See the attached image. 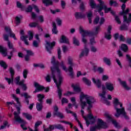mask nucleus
Listing matches in <instances>:
<instances>
[{
	"label": "nucleus",
	"mask_w": 131,
	"mask_h": 131,
	"mask_svg": "<svg viewBox=\"0 0 131 131\" xmlns=\"http://www.w3.org/2000/svg\"><path fill=\"white\" fill-rule=\"evenodd\" d=\"M27 55L28 56H33L34 53L31 50H26Z\"/></svg>",
	"instance_id": "55"
},
{
	"label": "nucleus",
	"mask_w": 131,
	"mask_h": 131,
	"mask_svg": "<svg viewBox=\"0 0 131 131\" xmlns=\"http://www.w3.org/2000/svg\"><path fill=\"white\" fill-rule=\"evenodd\" d=\"M73 116H74L76 121H77L78 124H79L81 128H82V129H83V127L82 126V125L81 124L79 120H78V119H77V115H76V114H74Z\"/></svg>",
	"instance_id": "40"
},
{
	"label": "nucleus",
	"mask_w": 131,
	"mask_h": 131,
	"mask_svg": "<svg viewBox=\"0 0 131 131\" xmlns=\"http://www.w3.org/2000/svg\"><path fill=\"white\" fill-rule=\"evenodd\" d=\"M16 6L17 8H19V9H24L25 8V6L22 5V4L18 1L16 2Z\"/></svg>",
	"instance_id": "51"
},
{
	"label": "nucleus",
	"mask_w": 131,
	"mask_h": 131,
	"mask_svg": "<svg viewBox=\"0 0 131 131\" xmlns=\"http://www.w3.org/2000/svg\"><path fill=\"white\" fill-rule=\"evenodd\" d=\"M51 75L53 80L56 84L57 92L59 100L62 99V89H61V84L63 81V77L61 76V71L58 67H51Z\"/></svg>",
	"instance_id": "2"
},
{
	"label": "nucleus",
	"mask_w": 131,
	"mask_h": 131,
	"mask_svg": "<svg viewBox=\"0 0 131 131\" xmlns=\"http://www.w3.org/2000/svg\"><path fill=\"white\" fill-rule=\"evenodd\" d=\"M33 46L35 48H38V43L37 42L36 40H34L33 42Z\"/></svg>",
	"instance_id": "64"
},
{
	"label": "nucleus",
	"mask_w": 131,
	"mask_h": 131,
	"mask_svg": "<svg viewBox=\"0 0 131 131\" xmlns=\"http://www.w3.org/2000/svg\"><path fill=\"white\" fill-rule=\"evenodd\" d=\"M81 113L82 117L84 118V119H85V120L86 121V124L87 126H89V125H90V121H89V120H88V118H86V117L83 116V115L84 114V111H83V110H81Z\"/></svg>",
	"instance_id": "32"
},
{
	"label": "nucleus",
	"mask_w": 131,
	"mask_h": 131,
	"mask_svg": "<svg viewBox=\"0 0 131 131\" xmlns=\"http://www.w3.org/2000/svg\"><path fill=\"white\" fill-rule=\"evenodd\" d=\"M68 61H69V64L71 65L70 67H69L68 71L70 73L69 75L71 77V78H73L74 74H73V68L72 66H73V59L71 57L68 58Z\"/></svg>",
	"instance_id": "10"
},
{
	"label": "nucleus",
	"mask_w": 131,
	"mask_h": 131,
	"mask_svg": "<svg viewBox=\"0 0 131 131\" xmlns=\"http://www.w3.org/2000/svg\"><path fill=\"white\" fill-rule=\"evenodd\" d=\"M34 86L36 88V89L33 92L34 94H35V93H38V92H41L46 89L43 86L39 85V84L36 82H34Z\"/></svg>",
	"instance_id": "12"
},
{
	"label": "nucleus",
	"mask_w": 131,
	"mask_h": 131,
	"mask_svg": "<svg viewBox=\"0 0 131 131\" xmlns=\"http://www.w3.org/2000/svg\"><path fill=\"white\" fill-rule=\"evenodd\" d=\"M104 37L106 38V39H111V37H112V36L111 35V33H109L108 32H107V33H105Z\"/></svg>",
	"instance_id": "42"
},
{
	"label": "nucleus",
	"mask_w": 131,
	"mask_h": 131,
	"mask_svg": "<svg viewBox=\"0 0 131 131\" xmlns=\"http://www.w3.org/2000/svg\"><path fill=\"white\" fill-rule=\"evenodd\" d=\"M60 42L61 43L69 44V40H68V39H67L66 36H65L64 35H62L61 37V39H60Z\"/></svg>",
	"instance_id": "22"
},
{
	"label": "nucleus",
	"mask_w": 131,
	"mask_h": 131,
	"mask_svg": "<svg viewBox=\"0 0 131 131\" xmlns=\"http://www.w3.org/2000/svg\"><path fill=\"white\" fill-rule=\"evenodd\" d=\"M7 45H8V47L9 49H10V50H12L10 52V54H11V55H12V53H15V52H17V50L15 49V48H14L13 43L12 42H11V41H8V42H7Z\"/></svg>",
	"instance_id": "17"
},
{
	"label": "nucleus",
	"mask_w": 131,
	"mask_h": 131,
	"mask_svg": "<svg viewBox=\"0 0 131 131\" xmlns=\"http://www.w3.org/2000/svg\"><path fill=\"white\" fill-rule=\"evenodd\" d=\"M82 81L84 82V83L87 84V85H91V84H92V82H91L90 80L85 77L82 78Z\"/></svg>",
	"instance_id": "33"
},
{
	"label": "nucleus",
	"mask_w": 131,
	"mask_h": 131,
	"mask_svg": "<svg viewBox=\"0 0 131 131\" xmlns=\"http://www.w3.org/2000/svg\"><path fill=\"white\" fill-rule=\"evenodd\" d=\"M73 43L75 46H79V41L75 37H73Z\"/></svg>",
	"instance_id": "48"
},
{
	"label": "nucleus",
	"mask_w": 131,
	"mask_h": 131,
	"mask_svg": "<svg viewBox=\"0 0 131 131\" xmlns=\"http://www.w3.org/2000/svg\"><path fill=\"white\" fill-rule=\"evenodd\" d=\"M125 7H126L125 4H122L121 6L122 12L120 13V15H121V16H123V15L125 14V13L126 12V10H125Z\"/></svg>",
	"instance_id": "34"
},
{
	"label": "nucleus",
	"mask_w": 131,
	"mask_h": 131,
	"mask_svg": "<svg viewBox=\"0 0 131 131\" xmlns=\"http://www.w3.org/2000/svg\"><path fill=\"white\" fill-rule=\"evenodd\" d=\"M80 103L82 109H84L86 105H89L87 108L89 113L88 118L90 119V120H92V119H93V120L95 121L94 116H93V114L91 113V109L93 108L92 104L95 103V99H94V97L90 96L88 95H84L83 93L81 92L80 96Z\"/></svg>",
	"instance_id": "1"
},
{
	"label": "nucleus",
	"mask_w": 131,
	"mask_h": 131,
	"mask_svg": "<svg viewBox=\"0 0 131 131\" xmlns=\"http://www.w3.org/2000/svg\"><path fill=\"white\" fill-rule=\"evenodd\" d=\"M92 80L93 81V82L96 84L97 88H98V89H100L101 88V86H102V84L101 83V81L99 80V79L96 80V79H95V78H93Z\"/></svg>",
	"instance_id": "24"
},
{
	"label": "nucleus",
	"mask_w": 131,
	"mask_h": 131,
	"mask_svg": "<svg viewBox=\"0 0 131 131\" xmlns=\"http://www.w3.org/2000/svg\"><path fill=\"white\" fill-rule=\"evenodd\" d=\"M27 74H28V70L27 69L24 70L23 71V76L24 78H27Z\"/></svg>",
	"instance_id": "52"
},
{
	"label": "nucleus",
	"mask_w": 131,
	"mask_h": 131,
	"mask_svg": "<svg viewBox=\"0 0 131 131\" xmlns=\"http://www.w3.org/2000/svg\"><path fill=\"white\" fill-rule=\"evenodd\" d=\"M114 106L115 109L116 110V113L115 115L116 117H119L120 115H123L124 118L127 120L129 119L128 116L126 115V113H125V111L124 110V107H122L121 108H119L120 107H122V103H120L118 100V99L115 98L114 101Z\"/></svg>",
	"instance_id": "3"
},
{
	"label": "nucleus",
	"mask_w": 131,
	"mask_h": 131,
	"mask_svg": "<svg viewBox=\"0 0 131 131\" xmlns=\"http://www.w3.org/2000/svg\"><path fill=\"white\" fill-rule=\"evenodd\" d=\"M29 26L30 27L33 28V27H37L38 30H39V28H40V26L38 25V23H35V22H32L29 24Z\"/></svg>",
	"instance_id": "26"
},
{
	"label": "nucleus",
	"mask_w": 131,
	"mask_h": 131,
	"mask_svg": "<svg viewBox=\"0 0 131 131\" xmlns=\"http://www.w3.org/2000/svg\"><path fill=\"white\" fill-rule=\"evenodd\" d=\"M102 88V93L99 94V96L101 97L102 98H103V99H105L106 97L105 96V95H106V91H105V90H106V88L104 85H101Z\"/></svg>",
	"instance_id": "27"
},
{
	"label": "nucleus",
	"mask_w": 131,
	"mask_h": 131,
	"mask_svg": "<svg viewBox=\"0 0 131 131\" xmlns=\"http://www.w3.org/2000/svg\"><path fill=\"white\" fill-rule=\"evenodd\" d=\"M128 12H129V9L127 8L126 10V13H125V14L123 15V23H124V22H126V23L128 24L130 23L131 22V13L129 14V16L128 18H127V14H128Z\"/></svg>",
	"instance_id": "11"
},
{
	"label": "nucleus",
	"mask_w": 131,
	"mask_h": 131,
	"mask_svg": "<svg viewBox=\"0 0 131 131\" xmlns=\"http://www.w3.org/2000/svg\"><path fill=\"white\" fill-rule=\"evenodd\" d=\"M96 127L97 129H101V128H107V127H108V126L107 125V124L106 123L103 121V120L101 119H98Z\"/></svg>",
	"instance_id": "8"
},
{
	"label": "nucleus",
	"mask_w": 131,
	"mask_h": 131,
	"mask_svg": "<svg viewBox=\"0 0 131 131\" xmlns=\"http://www.w3.org/2000/svg\"><path fill=\"white\" fill-rule=\"evenodd\" d=\"M6 80H7L8 84H11V83H13L14 82V77H11V78H5Z\"/></svg>",
	"instance_id": "39"
},
{
	"label": "nucleus",
	"mask_w": 131,
	"mask_h": 131,
	"mask_svg": "<svg viewBox=\"0 0 131 131\" xmlns=\"http://www.w3.org/2000/svg\"><path fill=\"white\" fill-rule=\"evenodd\" d=\"M75 17L77 19H82L85 18V14H83L81 12H75Z\"/></svg>",
	"instance_id": "19"
},
{
	"label": "nucleus",
	"mask_w": 131,
	"mask_h": 131,
	"mask_svg": "<svg viewBox=\"0 0 131 131\" xmlns=\"http://www.w3.org/2000/svg\"><path fill=\"white\" fill-rule=\"evenodd\" d=\"M68 103V99H67L66 98L63 97L62 99L61 100V104L62 105H64V103Z\"/></svg>",
	"instance_id": "58"
},
{
	"label": "nucleus",
	"mask_w": 131,
	"mask_h": 131,
	"mask_svg": "<svg viewBox=\"0 0 131 131\" xmlns=\"http://www.w3.org/2000/svg\"><path fill=\"white\" fill-rule=\"evenodd\" d=\"M3 36H4V40H6V41H7V42L10 41V40H9V36L8 35L4 34L3 35Z\"/></svg>",
	"instance_id": "62"
},
{
	"label": "nucleus",
	"mask_w": 131,
	"mask_h": 131,
	"mask_svg": "<svg viewBox=\"0 0 131 131\" xmlns=\"http://www.w3.org/2000/svg\"><path fill=\"white\" fill-rule=\"evenodd\" d=\"M57 54H58V59L59 60H61V59L62 58V56L61 55V49H60V48L58 49Z\"/></svg>",
	"instance_id": "53"
},
{
	"label": "nucleus",
	"mask_w": 131,
	"mask_h": 131,
	"mask_svg": "<svg viewBox=\"0 0 131 131\" xmlns=\"http://www.w3.org/2000/svg\"><path fill=\"white\" fill-rule=\"evenodd\" d=\"M15 21H16V25H18L19 24H20V18H19V17L16 16L15 17Z\"/></svg>",
	"instance_id": "60"
},
{
	"label": "nucleus",
	"mask_w": 131,
	"mask_h": 131,
	"mask_svg": "<svg viewBox=\"0 0 131 131\" xmlns=\"http://www.w3.org/2000/svg\"><path fill=\"white\" fill-rule=\"evenodd\" d=\"M33 9L32 6H31V5H29L26 9V12H27V13H30L32 12Z\"/></svg>",
	"instance_id": "50"
},
{
	"label": "nucleus",
	"mask_w": 131,
	"mask_h": 131,
	"mask_svg": "<svg viewBox=\"0 0 131 131\" xmlns=\"http://www.w3.org/2000/svg\"><path fill=\"white\" fill-rule=\"evenodd\" d=\"M71 86L73 89L74 92L75 93H80L81 89H80L79 84H74V83H72Z\"/></svg>",
	"instance_id": "16"
},
{
	"label": "nucleus",
	"mask_w": 131,
	"mask_h": 131,
	"mask_svg": "<svg viewBox=\"0 0 131 131\" xmlns=\"http://www.w3.org/2000/svg\"><path fill=\"white\" fill-rule=\"evenodd\" d=\"M118 81H119L120 84L122 85L123 88L125 89V90H126V91H129V90H131V88L127 86L125 81H122L121 79L120 78L118 79Z\"/></svg>",
	"instance_id": "15"
},
{
	"label": "nucleus",
	"mask_w": 131,
	"mask_h": 131,
	"mask_svg": "<svg viewBox=\"0 0 131 131\" xmlns=\"http://www.w3.org/2000/svg\"><path fill=\"white\" fill-rule=\"evenodd\" d=\"M54 115V116H57L58 117H59L60 118H64V115H63V114H62L59 112L55 113Z\"/></svg>",
	"instance_id": "46"
},
{
	"label": "nucleus",
	"mask_w": 131,
	"mask_h": 131,
	"mask_svg": "<svg viewBox=\"0 0 131 131\" xmlns=\"http://www.w3.org/2000/svg\"><path fill=\"white\" fill-rule=\"evenodd\" d=\"M121 49L122 51H123L124 53H126L127 51H128V47H127V45L126 44L123 43L121 46Z\"/></svg>",
	"instance_id": "28"
},
{
	"label": "nucleus",
	"mask_w": 131,
	"mask_h": 131,
	"mask_svg": "<svg viewBox=\"0 0 131 131\" xmlns=\"http://www.w3.org/2000/svg\"><path fill=\"white\" fill-rule=\"evenodd\" d=\"M89 2H90V6L92 8V9H96H96H97V7L99 5L97 6V4H96V3L95 2V1L90 0Z\"/></svg>",
	"instance_id": "25"
},
{
	"label": "nucleus",
	"mask_w": 131,
	"mask_h": 131,
	"mask_svg": "<svg viewBox=\"0 0 131 131\" xmlns=\"http://www.w3.org/2000/svg\"><path fill=\"white\" fill-rule=\"evenodd\" d=\"M23 82V80L20 81V77L18 76L15 78V80L14 81L15 83L17 84V85H19L21 83Z\"/></svg>",
	"instance_id": "37"
},
{
	"label": "nucleus",
	"mask_w": 131,
	"mask_h": 131,
	"mask_svg": "<svg viewBox=\"0 0 131 131\" xmlns=\"http://www.w3.org/2000/svg\"><path fill=\"white\" fill-rule=\"evenodd\" d=\"M55 128H57V129H60L64 130V126H62V125L58 124L57 125H55Z\"/></svg>",
	"instance_id": "45"
},
{
	"label": "nucleus",
	"mask_w": 131,
	"mask_h": 131,
	"mask_svg": "<svg viewBox=\"0 0 131 131\" xmlns=\"http://www.w3.org/2000/svg\"><path fill=\"white\" fill-rule=\"evenodd\" d=\"M120 30H127V26H126L125 25L121 26Z\"/></svg>",
	"instance_id": "59"
},
{
	"label": "nucleus",
	"mask_w": 131,
	"mask_h": 131,
	"mask_svg": "<svg viewBox=\"0 0 131 131\" xmlns=\"http://www.w3.org/2000/svg\"><path fill=\"white\" fill-rule=\"evenodd\" d=\"M103 61L104 63H106L107 65H111V61L110 60V59L107 58V57H104L103 58Z\"/></svg>",
	"instance_id": "43"
},
{
	"label": "nucleus",
	"mask_w": 131,
	"mask_h": 131,
	"mask_svg": "<svg viewBox=\"0 0 131 131\" xmlns=\"http://www.w3.org/2000/svg\"><path fill=\"white\" fill-rule=\"evenodd\" d=\"M104 9L105 13H108V12L111 11V8H107V6L105 5V4H103L102 6H100V5H98L97 7V10L98 12H100L102 10Z\"/></svg>",
	"instance_id": "13"
},
{
	"label": "nucleus",
	"mask_w": 131,
	"mask_h": 131,
	"mask_svg": "<svg viewBox=\"0 0 131 131\" xmlns=\"http://www.w3.org/2000/svg\"><path fill=\"white\" fill-rule=\"evenodd\" d=\"M0 50L1 52H2V54L4 56V57H6L7 56V50L5 49L4 47L2 46H0Z\"/></svg>",
	"instance_id": "35"
},
{
	"label": "nucleus",
	"mask_w": 131,
	"mask_h": 131,
	"mask_svg": "<svg viewBox=\"0 0 131 131\" xmlns=\"http://www.w3.org/2000/svg\"><path fill=\"white\" fill-rule=\"evenodd\" d=\"M51 63L54 64V66L56 67L58 65H59V61H56V59L55 58V56L52 57V59L51 60Z\"/></svg>",
	"instance_id": "38"
},
{
	"label": "nucleus",
	"mask_w": 131,
	"mask_h": 131,
	"mask_svg": "<svg viewBox=\"0 0 131 131\" xmlns=\"http://www.w3.org/2000/svg\"><path fill=\"white\" fill-rule=\"evenodd\" d=\"M17 112H14V120L16 122H19V123H26V121H24L21 117H20V114L21 113L20 112V107H17Z\"/></svg>",
	"instance_id": "5"
},
{
	"label": "nucleus",
	"mask_w": 131,
	"mask_h": 131,
	"mask_svg": "<svg viewBox=\"0 0 131 131\" xmlns=\"http://www.w3.org/2000/svg\"><path fill=\"white\" fill-rule=\"evenodd\" d=\"M37 98L39 102L36 103V108L38 111L42 110V99H45V96L41 94H38Z\"/></svg>",
	"instance_id": "7"
},
{
	"label": "nucleus",
	"mask_w": 131,
	"mask_h": 131,
	"mask_svg": "<svg viewBox=\"0 0 131 131\" xmlns=\"http://www.w3.org/2000/svg\"><path fill=\"white\" fill-rule=\"evenodd\" d=\"M28 34L29 35V40H32L33 39V32L31 31L28 32Z\"/></svg>",
	"instance_id": "49"
},
{
	"label": "nucleus",
	"mask_w": 131,
	"mask_h": 131,
	"mask_svg": "<svg viewBox=\"0 0 131 131\" xmlns=\"http://www.w3.org/2000/svg\"><path fill=\"white\" fill-rule=\"evenodd\" d=\"M23 115L27 118V119H28L29 120H30V119H32V116L27 114V113H24Z\"/></svg>",
	"instance_id": "47"
},
{
	"label": "nucleus",
	"mask_w": 131,
	"mask_h": 131,
	"mask_svg": "<svg viewBox=\"0 0 131 131\" xmlns=\"http://www.w3.org/2000/svg\"><path fill=\"white\" fill-rule=\"evenodd\" d=\"M42 3L46 6V7L53 5V2L51 0H42Z\"/></svg>",
	"instance_id": "29"
},
{
	"label": "nucleus",
	"mask_w": 131,
	"mask_h": 131,
	"mask_svg": "<svg viewBox=\"0 0 131 131\" xmlns=\"http://www.w3.org/2000/svg\"><path fill=\"white\" fill-rule=\"evenodd\" d=\"M119 39L120 41H125V38H124V36L122 35H120Z\"/></svg>",
	"instance_id": "63"
},
{
	"label": "nucleus",
	"mask_w": 131,
	"mask_h": 131,
	"mask_svg": "<svg viewBox=\"0 0 131 131\" xmlns=\"http://www.w3.org/2000/svg\"><path fill=\"white\" fill-rule=\"evenodd\" d=\"M24 82H25V80H23L22 83H20L19 85L21 86L23 91H26L27 90V86Z\"/></svg>",
	"instance_id": "31"
},
{
	"label": "nucleus",
	"mask_w": 131,
	"mask_h": 131,
	"mask_svg": "<svg viewBox=\"0 0 131 131\" xmlns=\"http://www.w3.org/2000/svg\"><path fill=\"white\" fill-rule=\"evenodd\" d=\"M5 30L6 31V32L12 33V30H11V28H10V27H5Z\"/></svg>",
	"instance_id": "56"
},
{
	"label": "nucleus",
	"mask_w": 131,
	"mask_h": 131,
	"mask_svg": "<svg viewBox=\"0 0 131 131\" xmlns=\"http://www.w3.org/2000/svg\"><path fill=\"white\" fill-rule=\"evenodd\" d=\"M110 6H113V7H118V3H117L116 1H114V0H110Z\"/></svg>",
	"instance_id": "36"
},
{
	"label": "nucleus",
	"mask_w": 131,
	"mask_h": 131,
	"mask_svg": "<svg viewBox=\"0 0 131 131\" xmlns=\"http://www.w3.org/2000/svg\"><path fill=\"white\" fill-rule=\"evenodd\" d=\"M86 14L88 19L92 18V17H93V13L92 12V11H90L89 12H87Z\"/></svg>",
	"instance_id": "57"
},
{
	"label": "nucleus",
	"mask_w": 131,
	"mask_h": 131,
	"mask_svg": "<svg viewBox=\"0 0 131 131\" xmlns=\"http://www.w3.org/2000/svg\"><path fill=\"white\" fill-rule=\"evenodd\" d=\"M104 115L105 117L107 118L108 122H112L113 124H114L115 127H117V128H120V125H119V124L116 122V120L113 119V118H112V115L109 114L107 112H105Z\"/></svg>",
	"instance_id": "6"
},
{
	"label": "nucleus",
	"mask_w": 131,
	"mask_h": 131,
	"mask_svg": "<svg viewBox=\"0 0 131 131\" xmlns=\"http://www.w3.org/2000/svg\"><path fill=\"white\" fill-rule=\"evenodd\" d=\"M79 9L82 12L85 11V5H84V2H81L79 6Z\"/></svg>",
	"instance_id": "30"
},
{
	"label": "nucleus",
	"mask_w": 131,
	"mask_h": 131,
	"mask_svg": "<svg viewBox=\"0 0 131 131\" xmlns=\"http://www.w3.org/2000/svg\"><path fill=\"white\" fill-rule=\"evenodd\" d=\"M42 124V122L40 121H38L36 122L35 124V129L34 130H33L32 129H31V128L29 127V129L30 131H38V126H39V125H40V124Z\"/></svg>",
	"instance_id": "21"
},
{
	"label": "nucleus",
	"mask_w": 131,
	"mask_h": 131,
	"mask_svg": "<svg viewBox=\"0 0 131 131\" xmlns=\"http://www.w3.org/2000/svg\"><path fill=\"white\" fill-rule=\"evenodd\" d=\"M46 44L45 45L46 49L47 52H49L50 54H51L52 49L55 47L56 45V42L53 41L52 42H50L48 41H46Z\"/></svg>",
	"instance_id": "9"
},
{
	"label": "nucleus",
	"mask_w": 131,
	"mask_h": 131,
	"mask_svg": "<svg viewBox=\"0 0 131 131\" xmlns=\"http://www.w3.org/2000/svg\"><path fill=\"white\" fill-rule=\"evenodd\" d=\"M99 30H100V26L96 27L95 32L89 31L88 30H83V28L82 27L80 26L79 32L80 33H82L81 36L82 42H83L84 45H86V43H88V39H86V36L91 37L92 36H94V35H97Z\"/></svg>",
	"instance_id": "4"
},
{
	"label": "nucleus",
	"mask_w": 131,
	"mask_h": 131,
	"mask_svg": "<svg viewBox=\"0 0 131 131\" xmlns=\"http://www.w3.org/2000/svg\"><path fill=\"white\" fill-rule=\"evenodd\" d=\"M115 19L116 22H117L118 24H121V21H120V18H119V17H118V16L115 15Z\"/></svg>",
	"instance_id": "54"
},
{
	"label": "nucleus",
	"mask_w": 131,
	"mask_h": 131,
	"mask_svg": "<svg viewBox=\"0 0 131 131\" xmlns=\"http://www.w3.org/2000/svg\"><path fill=\"white\" fill-rule=\"evenodd\" d=\"M52 31L53 34H58L59 31H58V30L57 29V25L56 24V23L54 21L52 22Z\"/></svg>",
	"instance_id": "20"
},
{
	"label": "nucleus",
	"mask_w": 131,
	"mask_h": 131,
	"mask_svg": "<svg viewBox=\"0 0 131 131\" xmlns=\"http://www.w3.org/2000/svg\"><path fill=\"white\" fill-rule=\"evenodd\" d=\"M58 110H59V108L58 107V106H57V105H55L54 106V112H53V115H55L56 113H57L58 112H59Z\"/></svg>",
	"instance_id": "61"
},
{
	"label": "nucleus",
	"mask_w": 131,
	"mask_h": 131,
	"mask_svg": "<svg viewBox=\"0 0 131 131\" xmlns=\"http://www.w3.org/2000/svg\"><path fill=\"white\" fill-rule=\"evenodd\" d=\"M0 65L2 67H3L5 69H7L8 68V65L5 62V61L1 60L0 61Z\"/></svg>",
	"instance_id": "41"
},
{
	"label": "nucleus",
	"mask_w": 131,
	"mask_h": 131,
	"mask_svg": "<svg viewBox=\"0 0 131 131\" xmlns=\"http://www.w3.org/2000/svg\"><path fill=\"white\" fill-rule=\"evenodd\" d=\"M23 96H24L25 97V101L27 103V105H29V100H28V99L31 98V97L28 95V94H27V93H25L24 94H21V96L23 97Z\"/></svg>",
	"instance_id": "23"
},
{
	"label": "nucleus",
	"mask_w": 131,
	"mask_h": 131,
	"mask_svg": "<svg viewBox=\"0 0 131 131\" xmlns=\"http://www.w3.org/2000/svg\"><path fill=\"white\" fill-rule=\"evenodd\" d=\"M89 51L90 50H89V48L86 47V45H85L84 49L82 50V52L80 54V58H82V57H84V56H88Z\"/></svg>",
	"instance_id": "14"
},
{
	"label": "nucleus",
	"mask_w": 131,
	"mask_h": 131,
	"mask_svg": "<svg viewBox=\"0 0 131 131\" xmlns=\"http://www.w3.org/2000/svg\"><path fill=\"white\" fill-rule=\"evenodd\" d=\"M9 72L11 74V77H14V76L15 75V70H14V69L12 67L10 68Z\"/></svg>",
	"instance_id": "44"
},
{
	"label": "nucleus",
	"mask_w": 131,
	"mask_h": 131,
	"mask_svg": "<svg viewBox=\"0 0 131 131\" xmlns=\"http://www.w3.org/2000/svg\"><path fill=\"white\" fill-rule=\"evenodd\" d=\"M105 86L107 90H108L110 92H112L114 90V85L112 83L106 82Z\"/></svg>",
	"instance_id": "18"
}]
</instances>
